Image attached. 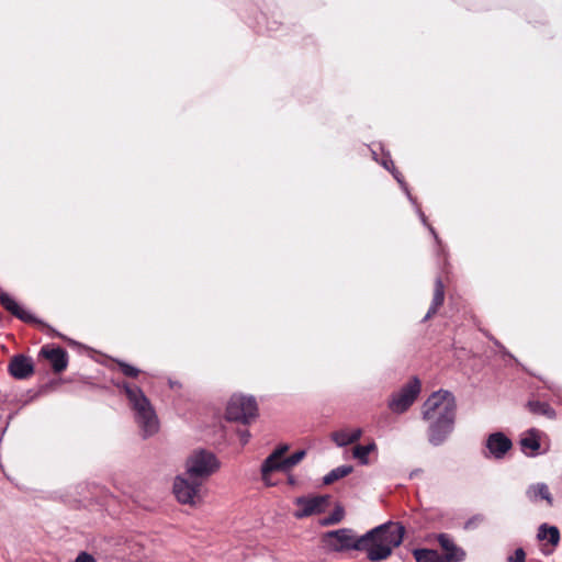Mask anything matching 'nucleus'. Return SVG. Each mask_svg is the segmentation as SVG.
Returning a JSON list of instances; mask_svg holds the SVG:
<instances>
[{
	"label": "nucleus",
	"mask_w": 562,
	"mask_h": 562,
	"mask_svg": "<svg viewBox=\"0 0 562 562\" xmlns=\"http://www.w3.org/2000/svg\"><path fill=\"white\" fill-rule=\"evenodd\" d=\"M537 538L538 540L542 541V540H548V542L552 546V547H557L560 542V530L558 527L555 526H550L548 524H541L538 528V532H537Z\"/></svg>",
	"instance_id": "obj_20"
},
{
	"label": "nucleus",
	"mask_w": 562,
	"mask_h": 562,
	"mask_svg": "<svg viewBox=\"0 0 562 562\" xmlns=\"http://www.w3.org/2000/svg\"><path fill=\"white\" fill-rule=\"evenodd\" d=\"M471 526H472V519H469V520L465 522L464 528H465V529H469Z\"/></svg>",
	"instance_id": "obj_36"
},
{
	"label": "nucleus",
	"mask_w": 562,
	"mask_h": 562,
	"mask_svg": "<svg viewBox=\"0 0 562 562\" xmlns=\"http://www.w3.org/2000/svg\"><path fill=\"white\" fill-rule=\"evenodd\" d=\"M443 301L445 285L441 278L437 277L435 280L432 302L422 322H427L429 318H431L437 313L438 308L443 304Z\"/></svg>",
	"instance_id": "obj_15"
},
{
	"label": "nucleus",
	"mask_w": 562,
	"mask_h": 562,
	"mask_svg": "<svg viewBox=\"0 0 562 562\" xmlns=\"http://www.w3.org/2000/svg\"><path fill=\"white\" fill-rule=\"evenodd\" d=\"M221 467V462L214 452L206 449H196L191 452L186 461V474L190 479L201 482L209 479Z\"/></svg>",
	"instance_id": "obj_4"
},
{
	"label": "nucleus",
	"mask_w": 562,
	"mask_h": 562,
	"mask_svg": "<svg viewBox=\"0 0 562 562\" xmlns=\"http://www.w3.org/2000/svg\"><path fill=\"white\" fill-rule=\"evenodd\" d=\"M8 371L15 380H26L34 374V361L29 356L15 355L9 361Z\"/></svg>",
	"instance_id": "obj_9"
},
{
	"label": "nucleus",
	"mask_w": 562,
	"mask_h": 562,
	"mask_svg": "<svg viewBox=\"0 0 562 562\" xmlns=\"http://www.w3.org/2000/svg\"><path fill=\"white\" fill-rule=\"evenodd\" d=\"M319 525H321V526L326 527V526H333V525H336V522L334 521V519H333V518L330 517V515H329V516H327V517L322 518V519L319 520Z\"/></svg>",
	"instance_id": "obj_34"
},
{
	"label": "nucleus",
	"mask_w": 562,
	"mask_h": 562,
	"mask_svg": "<svg viewBox=\"0 0 562 562\" xmlns=\"http://www.w3.org/2000/svg\"><path fill=\"white\" fill-rule=\"evenodd\" d=\"M419 215H420L422 222L428 227V229L430 231V233L434 236V238L436 239V241L439 243L438 234L436 233L435 228L427 223V218H426L425 214L422 211H419Z\"/></svg>",
	"instance_id": "obj_30"
},
{
	"label": "nucleus",
	"mask_w": 562,
	"mask_h": 562,
	"mask_svg": "<svg viewBox=\"0 0 562 562\" xmlns=\"http://www.w3.org/2000/svg\"><path fill=\"white\" fill-rule=\"evenodd\" d=\"M521 451L529 457L537 454L540 449V436L539 430L531 428L527 431V436L522 437L519 441Z\"/></svg>",
	"instance_id": "obj_14"
},
{
	"label": "nucleus",
	"mask_w": 562,
	"mask_h": 562,
	"mask_svg": "<svg viewBox=\"0 0 562 562\" xmlns=\"http://www.w3.org/2000/svg\"><path fill=\"white\" fill-rule=\"evenodd\" d=\"M202 482L190 476L177 475L173 481L172 492L177 501L184 505H194L200 499Z\"/></svg>",
	"instance_id": "obj_7"
},
{
	"label": "nucleus",
	"mask_w": 562,
	"mask_h": 562,
	"mask_svg": "<svg viewBox=\"0 0 562 562\" xmlns=\"http://www.w3.org/2000/svg\"><path fill=\"white\" fill-rule=\"evenodd\" d=\"M330 517L334 519L336 524L340 522L345 517V509L341 505H336L334 510L330 514Z\"/></svg>",
	"instance_id": "obj_28"
},
{
	"label": "nucleus",
	"mask_w": 562,
	"mask_h": 562,
	"mask_svg": "<svg viewBox=\"0 0 562 562\" xmlns=\"http://www.w3.org/2000/svg\"><path fill=\"white\" fill-rule=\"evenodd\" d=\"M422 384L417 376H413L402 389L392 395L389 407L392 412L405 413L416 401L420 393Z\"/></svg>",
	"instance_id": "obj_6"
},
{
	"label": "nucleus",
	"mask_w": 562,
	"mask_h": 562,
	"mask_svg": "<svg viewBox=\"0 0 562 562\" xmlns=\"http://www.w3.org/2000/svg\"><path fill=\"white\" fill-rule=\"evenodd\" d=\"M288 483L291 484V485H295L296 484L295 476L292 475V474L288 475Z\"/></svg>",
	"instance_id": "obj_35"
},
{
	"label": "nucleus",
	"mask_w": 562,
	"mask_h": 562,
	"mask_svg": "<svg viewBox=\"0 0 562 562\" xmlns=\"http://www.w3.org/2000/svg\"><path fill=\"white\" fill-rule=\"evenodd\" d=\"M416 562H449L450 557H441L435 549L417 548L413 550Z\"/></svg>",
	"instance_id": "obj_18"
},
{
	"label": "nucleus",
	"mask_w": 562,
	"mask_h": 562,
	"mask_svg": "<svg viewBox=\"0 0 562 562\" xmlns=\"http://www.w3.org/2000/svg\"><path fill=\"white\" fill-rule=\"evenodd\" d=\"M40 356L49 360L55 373H61L68 366V352L61 347L43 346Z\"/></svg>",
	"instance_id": "obj_11"
},
{
	"label": "nucleus",
	"mask_w": 562,
	"mask_h": 562,
	"mask_svg": "<svg viewBox=\"0 0 562 562\" xmlns=\"http://www.w3.org/2000/svg\"><path fill=\"white\" fill-rule=\"evenodd\" d=\"M238 436H239V440H240V442H241V445H243V446H245L246 443H248L249 438H250V432H249V430H247V429L239 430V431H238Z\"/></svg>",
	"instance_id": "obj_32"
},
{
	"label": "nucleus",
	"mask_w": 562,
	"mask_h": 562,
	"mask_svg": "<svg viewBox=\"0 0 562 562\" xmlns=\"http://www.w3.org/2000/svg\"><path fill=\"white\" fill-rule=\"evenodd\" d=\"M0 304L5 311L24 323L40 322V318L25 311L20 304L7 292H0Z\"/></svg>",
	"instance_id": "obj_12"
},
{
	"label": "nucleus",
	"mask_w": 562,
	"mask_h": 562,
	"mask_svg": "<svg viewBox=\"0 0 562 562\" xmlns=\"http://www.w3.org/2000/svg\"><path fill=\"white\" fill-rule=\"evenodd\" d=\"M392 172H393L394 178H395V179H396V180H397V181L403 186V188L405 189V191H406V193H407L408 199H409L411 201H413V196H412V195H411V193L408 192V190H407V187H406L405 182L400 178V177H401V173H400L397 170L392 171Z\"/></svg>",
	"instance_id": "obj_33"
},
{
	"label": "nucleus",
	"mask_w": 562,
	"mask_h": 562,
	"mask_svg": "<svg viewBox=\"0 0 562 562\" xmlns=\"http://www.w3.org/2000/svg\"><path fill=\"white\" fill-rule=\"evenodd\" d=\"M378 446L374 441L369 442L368 445H357L352 449V457L358 460L359 464L368 465L370 464L369 453L375 451Z\"/></svg>",
	"instance_id": "obj_22"
},
{
	"label": "nucleus",
	"mask_w": 562,
	"mask_h": 562,
	"mask_svg": "<svg viewBox=\"0 0 562 562\" xmlns=\"http://www.w3.org/2000/svg\"><path fill=\"white\" fill-rule=\"evenodd\" d=\"M526 495L531 502L543 499L548 503L549 506L553 505V497L546 483H537L530 485L526 492Z\"/></svg>",
	"instance_id": "obj_16"
},
{
	"label": "nucleus",
	"mask_w": 562,
	"mask_h": 562,
	"mask_svg": "<svg viewBox=\"0 0 562 562\" xmlns=\"http://www.w3.org/2000/svg\"><path fill=\"white\" fill-rule=\"evenodd\" d=\"M526 407L533 415H542L550 419L555 418L557 413L549 403L542 401H528Z\"/></svg>",
	"instance_id": "obj_21"
},
{
	"label": "nucleus",
	"mask_w": 562,
	"mask_h": 562,
	"mask_svg": "<svg viewBox=\"0 0 562 562\" xmlns=\"http://www.w3.org/2000/svg\"><path fill=\"white\" fill-rule=\"evenodd\" d=\"M405 533L402 522L389 520L362 536H358L351 528L330 530L324 533L323 541L333 552H366L370 562H381L389 559L393 550L402 544Z\"/></svg>",
	"instance_id": "obj_1"
},
{
	"label": "nucleus",
	"mask_w": 562,
	"mask_h": 562,
	"mask_svg": "<svg viewBox=\"0 0 562 562\" xmlns=\"http://www.w3.org/2000/svg\"><path fill=\"white\" fill-rule=\"evenodd\" d=\"M30 324H35V325L41 326L42 329L45 330V334L48 335L49 337H58V338H61L64 340L67 339L63 334L57 331L55 328H53L50 325L46 324L42 319H40V322H31Z\"/></svg>",
	"instance_id": "obj_26"
},
{
	"label": "nucleus",
	"mask_w": 562,
	"mask_h": 562,
	"mask_svg": "<svg viewBox=\"0 0 562 562\" xmlns=\"http://www.w3.org/2000/svg\"><path fill=\"white\" fill-rule=\"evenodd\" d=\"M423 419L429 422L428 441L438 447L454 429L457 403L454 395L447 390L434 392L423 404Z\"/></svg>",
	"instance_id": "obj_2"
},
{
	"label": "nucleus",
	"mask_w": 562,
	"mask_h": 562,
	"mask_svg": "<svg viewBox=\"0 0 562 562\" xmlns=\"http://www.w3.org/2000/svg\"><path fill=\"white\" fill-rule=\"evenodd\" d=\"M352 471H353L352 465L345 464V465L337 467V468L333 469L330 472H328L323 477V483L325 485L333 484L334 482L338 481L339 479H342V477L349 475L350 473H352Z\"/></svg>",
	"instance_id": "obj_23"
},
{
	"label": "nucleus",
	"mask_w": 562,
	"mask_h": 562,
	"mask_svg": "<svg viewBox=\"0 0 562 562\" xmlns=\"http://www.w3.org/2000/svg\"><path fill=\"white\" fill-rule=\"evenodd\" d=\"M329 495L299 496L294 504L300 508L293 513L296 519H303L324 513L329 505Z\"/></svg>",
	"instance_id": "obj_8"
},
{
	"label": "nucleus",
	"mask_w": 562,
	"mask_h": 562,
	"mask_svg": "<svg viewBox=\"0 0 562 562\" xmlns=\"http://www.w3.org/2000/svg\"><path fill=\"white\" fill-rule=\"evenodd\" d=\"M2 317H3V315H2V313L0 312V321L2 319Z\"/></svg>",
	"instance_id": "obj_39"
},
{
	"label": "nucleus",
	"mask_w": 562,
	"mask_h": 562,
	"mask_svg": "<svg viewBox=\"0 0 562 562\" xmlns=\"http://www.w3.org/2000/svg\"><path fill=\"white\" fill-rule=\"evenodd\" d=\"M289 446L288 445H280L278 446L274 451L272 452L273 456H276L278 459H283L282 457L288 451Z\"/></svg>",
	"instance_id": "obj_31"
},
{
	"label": "nucleus",
	"mask_w": 562,
	"mask_h": 562,
	"mask_svg": "<svg viewBox=\"0 0 562 562\" xmlns=\"http://www.w3.org/2000/svg\"><path fill=\"white\" fill-rule=\"evenodd\" d=\"M362 436V429L357 428L353 429L351 432H347L345 430H337L331 434V440L338 446V447H346L348 445L357 442Z\"/></svg>",
	"instance_id": "obj_17"
},
{
	"label": "nucleus",
	"mask_w": 562,
	"mask_h": 562,
	"mask_svg": "<svg viewBox=\"0 0 562 562\" xmlns=\"http://www.w3.org/2000/svg\"><path fill=\"white\" fill-rule=\"evenodd\" d=\"M420 472H422V470H420V469H416V470H414V471L411 473V476H414V475H416V474H418V473H420Z\"/></svg>",
	"instance_id": "obj_37"
},
{
	"label": "nucleus",
	"mask_w": 562,
	"mask_h": 562,
	"mask_svg": "<svg viewBox=\"0 0 562 562\" xmlns=\"http://www.w3.org/2000/svg\"><path fill=\"white\" fill-rule=\"evenodd\" d=\"M226 419L249 425L258 416V405L254 396L233 395L227 403Z\"/></svg>",
	"instance_id": "obj_5"
},
{
	"label": "nucleus",
	"mask_w": 562,
	"mask_h": 562,
	"mask_svg": "<svg viewBox=\"0 0 562 562\" xmlns=\"http://www.w3.org/2000/svg\"><path fill=\"white\" fill-rule=\"evenodd\" d=\"M306 456V450L301 449L292 453L290 457L282 459L284 471L300 463Z\"/></svg>",
	"instance_id": "obj_24"
},
{
	"label": "nucleus",
	"mask_w": 562,
	"mask_h": 562,
	"mask_svg": "<svg viewBox=\"0 0 562 562\" xmlns=\"http://www.w3.org/2000/svg\"><path fill=\"white\" fill-rule=\"evenodd\" d=\"M526 561V552L522 548H517L514 551L513 555L507 558V562H525Z\"/></svg>",
	"instance_id": "obj_27"
},
{
	"label": "nucleus",
	"mask_w": 562,
	"mask_h": 562,
	"mask_svg": "<svg viewBox=\"0 0 562 562\" xmlns=\"http://www.w3.org/2000/svg\"><path fill=\"white\" fill-rule=\"evenodd\" d=\"M115 363L117 364L121 372L127 378H137L140 372L139 369L123 360L116 359Z\"/></svg>",
	"instance_id": "obj_25"
},
{
	"label": "nucleus",
	"mask_w": 562,
	"mask_h": 562,
	"mask_svg": "<svg viewBox=\"0 0 562 562\" xmlns=\"http://www.w3.org/2000/svg\"><path fill=\"white\" fill-rule=\"evenodd\" d=\"M485 447L494 459L499 460L512 449L513 442L504 432L496 431L488 435Z\"/></svg>",
	"instance_id": "obj_10"
},
{
	"label": "nucleus",
	"mask_w": 562,
	"mask_h": 562,
	"mask_svg": "<svg viewBox=\"0 0 562 562\" xmlns=\"http://www.w3.org/2000/svg\"><path fill=\"white\" fill-rule=\"evenodd\" d=\"M75 562H97L94 557L86 551H81Z\"/></svg>",
	"instance_id": "obj_29"
},
{
	"label": "nucleus",
	"mask_w": 562,
	"mask_h": 562,
	"mask_svg": "<svg viewBox=\"0 0 562 562\" xmlns=\"http://www.w3.org/2000/svg\"><path fill=\"white\" fill-rule=\"evenodd\" d=\"M437 541L445 551V554H441V557H450L451 560L449 562L464 561L467 555L465 551L461 547H458L448 533L437 535Z\"/></svg>",
	"instance_id": "obj_13"
},
{
	"label": "nucleus",
	"mask_w": 562,
	"mask_h": 562,
	"mask_svg": "<svg viewBox=\"0 0 562 562\" xmlns=\"http://www.w3.org/2000/svg\"><path fill=\"white\" fill-rule=\"evenodd\" d=\"M274 471H284L282 459H278L272 453L268 456L261 464V475L262 480L267 485H272L269 481L268 476Z\"/></svg>",
	"instance_id": "obj_19"
},
{
	"label": "nucleus",
	"mask_w": 562,
	"mask_h": 562,
	"mask_svg": "<svg viewBox=\"0 0 562 562\" xmlns=\"http://www.w3.org/2000/svg\"><path fill=\"white\" fill-rule=\"evenodd\" d=\"M383 166H384L386 169H389V170H390V164H387V161H385V160H384V161H383Z\"/></svg>",
	"instance_id": "obj_38"
},
{
	"label": "nucleus",
	"mask_w": 562,
	"mask_h": 562,
	"mask_svg": "<svg viewBox=\"0 0 562 562\" xmlns=\"http://www.w3.org/2000/svg\"><path fill=\"white\" fill-rule=\"evenodd\" d=\"M116 386L124 391L133 411L138 425L144 431V436H150L158 430V422L156 413L150 404V401L145 395L143 390L137 385H131L123 381Z\"/></svg>",
	"instance_id": "obj_3"
}]
</instances>
